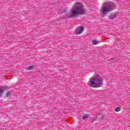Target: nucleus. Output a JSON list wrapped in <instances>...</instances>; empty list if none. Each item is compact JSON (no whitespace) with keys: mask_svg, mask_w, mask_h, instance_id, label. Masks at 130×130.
Instances as JSON below:
<instances>
[{"mask_svg":"<svg viewBox=\"0 0 130 130\" xmlns=\"http://www.w3.org/2000/svg\"><path fill=\"white\" fill-rule=\"evenodd\" d=\"M85 13L84 5L81 2L75 3L69 13L66 15L65 18H75L78 15H83Z\"/></svg>","mask_w":130,"mask_h":130,"instance_id":"obj_1","label":"nucleus"},{"mask_svg":"<svg viewBox=\"0 0 130 130\" xmlns=\"http://www.w3.org/2000/svg\"><path fill=\"white\" fill-rule=\"evenodd\" d=\"M104 79L102 76L95 73L92 77L89 78L87 83L88 86L91 88H100L103 86Z\"/></svg>","mask_w":130,"mask_h":130,"instance_id":"obj_2","label":"nucleus"},{"mask_svg":"<svg viewBox=\"0 0 130 130\" xmlns=\"http://www.w3.org/2000/svg\"><path fill=\"white\" fill-rule=\"evenodd\" d=\"M114 9H116L115 4L111 2H105L101 7V12L103 15H107L108 13H110Z\"/></svg>","mask_w":130,"mask_h":130,"instance_id":"obj_3","label":"nucleus"},{"mask_svg":"<svg viewBox=\"0 0 130 130\" xmlns=\"http://www.w3.org/2000/svg\"><path fill=\"white\" fill-rule=\"evenodd\" d=\"M83 31H84V28L83 26H79L76 29V34H81V33H83Z\"/></svg>","mask_w":130,"mask_h":130,"instance_id":"obj_4","label":"nucleus"},{"mask_svg":"<svg viewBox=\"0 0 130 130\" xmlns=\"http://www.w3.org/2000/svg\"><path fill=\"white\" fill-rule=\"evenodd\" d=\"M117 16V14L115 13H112L109 16V19L111 20H113L115 19V18H116Z\"/></svg>","mask_w":130,"mask_h":130,"instance_id":"obj_5","label":"nucleus"},{"mask_svg":"<svg viewBox=\"0 0 130 130\" xmlns=\"http://www.w3.org/2000/svg\"><path fill=\"white\" fill-rule=\"evenodd\" d=\"M92 42L93 44H94V45H97L99 44V43H100V42L97 40H92Z\"/></svg>","mask_w":130,"mask_h":130,"instance_id":"obj_6","label":"nucleus"},{"mask_svg":"<svg viewBox=\"0 0 130 130\" xmlns=\"http://www.w3.org/2000/svg\"><path fill=\"white\" fill-rule=\"evenodd\" d=\"M33 69H34V66H31L28 67L27 68V70H28V71H32V70H33Z\"/></svg>","mask_w":130,"mask_h":130,"instance_id":"obj_7","label":"nucleus"},{"mask_svg":"<svg viewBox=\"0 0 130 130\" xmlns=\"http://www.w3.org/2000/svg\"><path fill=\"white\" fill-rule=\"evenodd\" d=\"M89 117V115L88 114H85L83 116V119H85V118H88Z\"/></svg>","mask_w":130,"mask_h":130,"instance_id":"obj_8","label":"nucleus"},{"mask_svg":"<svg viewBox=\"0 0 130 130\" xmlns=\"http://www.w3.org/2000/svg\"><path fill=\"white\" fill-rule=\"evenodd\" d=\"M3 93H4V89H0V97H2V96L3 95L2 94H3Z\"/></svg>","mask_w":130,"mask_h":130,"instance_id":"obj_9","label":"nucleus"},{"mask_svg":"<svg viewBox=\"0 0 130 130\" xmlns=\"http://www.w3.org/2000/svg\"><path fill=\"white\" fill-rule=\"evenodd\" d=\"M67 11H68V9H63V11L61 12V13H62V14H63V13H67Z\"/></svg>","mask_w":130,"mask_h":130,"instance_id":"obj_10","label":"nucleus"},{"mask_svg":"<svg viewBox=\"0 0 130 130\" xmlns=\"http://www.w3.org/2000/svg\"><path fill=\"white\" fill-rule=\"evenodd\" d=\"M7 97H10L11 96V92L8 91V93L6 94Z\"/></svg>","mask_w":130,"mask_h":130,"instance_id":"obj_11","label":"nucleus"},{"mask_svg":"<svg viewBox=\"0 0 130 130\" xmlns=\"http://www.w3.org/2000/svg\"><path fill=\"white\" fill-rule=\"evenodd\" d=\"M115 111L117 112L118 111H120V108H117Z\"/></svg>","mask_w":130,"mask_h":130,"instance_id":"obj_12","label":"nucleus"}]
</instances>
